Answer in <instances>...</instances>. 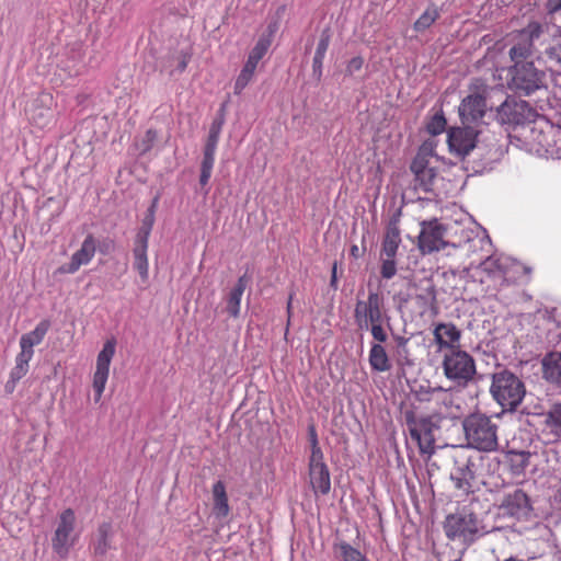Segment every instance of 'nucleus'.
I'll use <instances>...</instances> for the list:
<instances>
[{
	"instance_id": "1",
	"label": "nucleus",
	"mask_w": 561,
	"mask_h": 561,
	"mask_svg": "<svg viewBox=\"0 0 561 561\" xmlns=\"http://www.w3.org/2000/svg\"><path fill=\"white\" fill-rule=\"evenodd\" d=\"M445 227L438 222L437 219H433L430 221H423L421 224V231L419 234V249L423 254H430L433 252L440 251L445 247L451 244L453 247H465L468 245V250L477 249L480 247L481 249L484 245L490 247L491 240L489 236L476 237L471 238V231L466 232V240L463 243L458 242H449L445 240Z\"/></svg>"
},
{
	"instance_id": "2",
	"label": "nucleus",
	"mask_w": 561,
	"mask_h": 561,
	"mask_svg": "<svg viewBox=\"0 0 561 561\" xmlns=\"http://www.w3.org/2000/svg\"><path fill=\"white\" fill-rule=\"evenodd\" d=\"M404 425L413 442L416 443L420 454L432 457L436 451V432L439 431L437 415H419L413 409L402 412Z\"/></svg>"
},
{
	"instance_id": "3",
	"label": "nucleus",
	"mask_w": 561,
	"mask_h": 561,
	"mask_svg": "<svg viewBox=\"0 0 561 561\" xmlns=\"http://www.w3.org/2000/svg\"><path fill=\"white\" fill-rule=\"evenodd\" d=\"M462 427L467 440L466 448L481 451H493L497 448V426L488 415L470 414L463 420Z\"/></svg>"
},
{
	"instance_id": "4",
	"label": "nucleus",
	"mask_w": 561,
	"mask_h": 561,
	"mask_svg": "<svg viewBox=\"0 0 561 561\" xmlns=\"http://www.w3.org/2000/svg\"><path fill=\"white\" fill-rule=\"evenodd\" d=\"M490 392L505 411H515L526 394V388L517 375L502 369L492 374Z\"/></svg>"
},
{
	"instance_id": "5",
	"label": "nucleus",
	"mask_w": 561,
	"mask_h": 561,
	"mask_svg": "<svg viewBox=\"0 0 561 561\" xmlns=\"http://www.w3.org/2000/svg\"><path fill=\"white\" fill-rule=\"evenodd\" d=\"M442 367L445 377L459 387H467L477 374L473 357L461 348L445 351Z\"/></svg>"
},
{
	"instance_id": "6",
	"label": "nucleus",
	"mask_w": 561,
	"mask_h": 561,
	"mask_svg": "<svg viewBox=\"0 0 561 561\" xmlns=\"http://www.w3.org/2000/svg\"><path fill=\"white\" fill-rule=\"evenodd\" d=\"M548 30L546 24L537 21L529 22L527 26L513 35V45L510 48V58L514 64L524 62L538 50V46L545 42Z\"/></svg>"
},
{
	"instance_id": "7",
	"label": "nucleus",
	"mask_w": 561,
	"mask_h": 561,
	"mask_svg": "<svg viewBox=\"0 0 561 561\" xmlns=\"http://www.w3.org/2000/svg\"><path fill=\"white\" fill-rule=\"evenodd\" d=\"M444 531L449 540H458L466 546H470L484 534L482 522L476 514L468 512L447 516Z\"/></svg>"
},
{
	"instance_id": "8",
	"label": "nucleus",
	"mask_w": 561,
	"mask_h": 561,
	"mask_svg": "<svg viewBox=\"0 0 561 561\" xmlns=\"http://www.w3.org/2000/svg\"><path fill=\"white\" fill-rule=\"evenodd\" d=\"M486 87L482 89L470 87L468 95L461 100L458 106L462 125L474 126L480 129L482 125L488 124L486 118L492 116V108L486 104Z\"/></svg>"
},
{
	"instance_id": "9",
	"label": "nucleus",
	"mask_w": 561,
	"mask_h": 561,
	"mask_svg": "<svg viewBox=\"0 0 561 561\" xmlns=\"http://www.w3.org/2000/svg\"><path fill=\"white\" fill-rule=\"evenodd\" d=\"M354 319L360 330H367L371 323L388 322L389 316L385 306L383 296L376 291L369 290L366 300H357L354 310Z\"/></svg>"
},
{
	"instance_id": "10",
	"label": "nucleus",
	"mask_w": 561,
	"mask_h": 561,
	"mask_svg": "<svg viewBox=\"0 0 561 561\" xmlns=\"http://www.w3.org/2000/svg\"><path fill=\"white\" fill-rule=\"evenodd\" d=\"M454 468L450 471V479L455 488L465 493L473 489L477 472V458L465 447L455 448L453 454Z\"/></svg>"
},
{
	"instance_id": "11",
	"label": "nucleus",
	"mask_w": 561,
	"mask_h": 561,
	"mask_svg": "<svg viewBox=\"0 0 561 561\" xmlns=\"http://www.w3.org/2000/svg\"><path fill=\"white\" fill-rule=\"evenodd\" d=\"M510 87L519 94L529 95L545 87L546 73L534 62H517L511 70Z\"/></svg>"
},
{
	"instance_id": "12",
	"label": "nucleus",
	"mask_w": 561,
	"mask_h": 561,
	"mask_svg": "<svg viewBox=\"0 0 561 561\" xmlns=\"http://www.w3.org/2000/svg\"><path fill=\"white\" fill-rule=\"evenodd\" d=\"M76 520V513L72 508H66L58 515L57 526L51 538V548L61 558L68 556L78 539Z\"/></svg>"
},
{
	"instance_id": "13",
	"label": "nucleus",
	"mask_w": 561,
	"mask_h": 561,
	"mask_svg": "<svg viewBox=\"0 0 561 561\" xmlns=\"http://www.w3.org/2000/svg\"><path fill=\"white\" fill-rule=\"evenodd\" d=\"M535 111L526 101L507 98L497 108L495 118L501 125H523L531 122Z\"/></svg>"
},
{
	"instance_id": "14",
	"label": "nucleus",
	"mask_w": 561,
	"mask_h": 561,
	"mask_svg": "<svg viewBox=\"0 0 561 561\" xmlns=\"http://www.w3.org/2000/svg\"><path fill=\"white\" fill-rule=\"evenodd\" d=\"M481 130L474 126H462L451 128L448 133V146L451 152L460 158H465L474 149L478 135Z\"/></svg>"
},
{
	"instance_id": "15",
	"label": "nucleus",
	"mask_w": 561,
	"mask_h": 561,
	"mask_svg": "<svg viewBox=\"0 0 561 561\" xmlns=\"http://www.w3.org/2000/svg\"><path fill=\"white\" fill-rule=\"evenodd\" d=\"M115 354V341L108 340L104 343L103 348L98 354L96 366L93 375V390L95 393V401H99L104 392L112 358Z\"/></svg>"
},
{
	"instance_id": "16",
	"label": "nucleus",
	"mask_w": 561,
	"mask_h": 561,
	"mask_svg": "<svg viewBox=\"0 0 561 561\" xmlns=\"http://www.w3.org/2000/svg\"><path fill=\"white\" fill-rule=\"evenodd\" d=\"M411 171L414 173L415 188L423 192H431L436 179L435 169L428 165L425 148L422 147L411 163Z\"/></svg>"
},
{
	"instance_id": "17",
	"label": "nucleus",
	"mask_w": 561,
	"mask_h": 561,
	"mask_svg": "<svg viewBox=\"0 0 561 561\" xmlns=\"http://www.w3.org/2000/svg\"><path fill=\"white\" fill-rule=\"evenodd\" d=\"M310 483L316 493L325 495L331 490V479L323 456L309 457Z\"/></svg>"
},
{
	"instance_id": "18",
	"label": "nucleus",
	"mask_w": 561,
	"mask_h": 561,
	"mask_svg": "<svg viewBox=\"0 0 561 561\" xmlns=\"http://www.w3.org/2000/svg\"><path fill=\"white\" fill-rule=\"evenodd\" d=\"M500 508L504 515L517 518L526 517L530 511L529 499L523 490L516 489L504 496Z\"/></svg>"
},
{
	"instance_id": "19",
	"label": "nucleus",
	"mask_w": 561,
	"mask_h": 561,
	"mask_svg": "<svg viewBox=\"0 0 561 561\" xmlns=\"http://www.w3.org/2000/svg\"><path fill=\"white\" fill-rule=\"evenodd\" d=\"M95 251V240L92 234H89L83 240L81 248L72 254L70 262L59 267V272L66 274L76 273L82 265L90 263Z\"/></svg>"
},
{
	"instance_id": "20",
	"label": "nucleus",
	"mask_w": 561,
	"mask_h": 561,
	"mask_svg": "<svg viewBox=\"0 0 561 561\" xmlns=\"http://www.w3.org/2000/svg\"><path fill=\"white\" fill-rule=\"evenodd\" d=\"M433 334L439 351H453V348H460L459 341L461 332L454 323L442 322L436 324Z\"/></svg>"
},
{
	"instance_id": "21",
	"label": "nucleus",
	"mask_w": 561,
	"mask_h": 561,
	"mask_svg": "<svg viewBox=\"0 0 561 561\" xmlns=\"http://www.w3.org/2000/svg\"><path fill=\"white\" fill-rule=\"evenodd\" d=\"M400 244L401 231L399 228V220L393 218L388 222L386 227L381 243L380 256L396 257Z\"/></svg>"
},
{
	"instance_id": "22",
	"label": "nucleus",
	"mask_w": 561,
	"mask_h": 561,
	"mask_svg": "<svg viewBox=\"0 0 561 561\" xmlns=\"http://www.w3.org/2000/svg\"><path fill=\"white\" fill-rule=\"evenodd\" d=\"M543 416V433L550 436L549 440H561V403L552 405Z\"/></svg>"
},
{
	"instance_id": "23",
	"label": "nucleus",
	"mask_w": 561,
	"mask_h": 561,
	"mask_svg": "<svg viewBox=\"0 0 561 561\" xmlns=\"http://www.w3.org/2000/svg\"><path fill=\"white\" fill-rule=\"evenodd\" d=\"M558 129L547 126L546 129L533 127L530 130L531 140L537 145L536 151L539 154L548 156Z\"/></svg>"
},
{
	"instance_id": "24",
	"label": "nucleus",
	"mask_w": 561,
	"mask_h": 561,
	"mask_svg": "<svg viewBox=\"0 0 561 561\" xmlns=\"http://www.w3.org/2000/svg\"><path fill=\"white\" fill-rule=\"evenodd\" d=\"M511 264V259L503 255H488L485 260H483L479 267L485 272L489 276H505L507 273V268Z\"/></svg>"
},
{
	"instance_id": "25",
	"label": "nucleus",
	"mask_w": 561,
	"mask_h": 561,
	"mask_svg": "<svg viewBox=\"0 0 561 561\" xmlns=\"http://www.w3.org/2000/svg\"><path fill=\"white\" fill-rule=\"evenodd\" d=\"M148 242H139L134 240V268L138 272L142 282L149 278V262H148Z\"/></svg>"
},
{
	"instance_id": "26",
	"label": "nucleus",
	"mask_w": 561,
	"mask_h": 561,
	"mask_svg": "<svg viewBox=\"0 0 561 561\" xmlns=\"http://www.w3.org/2000/svg\"><path fill=\"white\" fill-rule=\"evenodd\" d=\"M248 282L249 279L247 275L240 276L237 284L229 293L227 299V311L233 318H237L240 313L241 298L247 288Z\"/></svg>"
},
{
	"instance_id": "27",
	"label": "nucleus",
	"mask_w": 561,
	"mask_h": 561,
	"mask_svg": "<svg viewBox=\"0 0 561 561\" xmlns=\"http://www.w3.org/2000/svg\"><path fill=\"white\" fill-rule=\"evenodd\" d=\"M50 323L48 320H42L34 330L25 333L20 339V347L34 351V346L41 344L48 332Z\"/></svg>"
},
{
	"instance_id": "28",
	"label": "nucleus",
	"mask_w": 561,
	"mask_h": 561,
	"mask_svg": "<svg viewBox=\"0 0 561 561\" xmlns=\"http://www.w3.org/2000/svg\"><path fill=\"white\" fill-rule=\"evenodd\" d=\"M368 362L373 370L378 373L387 371L391 364L385 347L379 343H373L369 350Z\"/></svg>"
},
{
	"instance_id": "29",
	"label": "nucleus",
	"mask_w": 561,
	"mask_h": 561,
	"mask_svg": "<svg viewBox=\"0 0 561 561\" xmlns=\"http://www.w3.org/2000/svg\"><path fill=\"white\" fill-rule=\"evenodd\" d=\"M213 496H214V514L219 517L224 518L228 516L230 507L228 504V497L226 493V486L222 481H217L213 485Z\"/></svg>"
},
{
	"instance_id": "30",
	"label": "nucleus",
	"mask_w": 561,
	"mask_h": 561,
	"mask_svg": "<svg viewBox=\"0 0 561 561\" xmlns=\"http://www.w3.org/2000/svg\"><path fill=\"white\" fill-rule=\"evenodd\" d=\"M330 35L328 32H323L318 42L317 49L312 60V75L317 80H320L322 76L323 60L329 48Z\"/></svg>"
},
{
	"instance_id": "31",
	"label": "nucleus",
	"mask_w": 561,
	"mask_h": 561,
	"mask_svg": "<svg viewBox=\"0 0 561 561\" xmlns=\"http://www.w3.org/2000/svg\"><path fill=\"white\" fill-rule=\"evenodd\" d=\"M257 65H259V61L253 60L252 58L248 57L245 64L243 65L239 76L237 77V79L234 81V85H233L234 94H241L242 91L245 89V87L251 82Z\"/></svg>"
},
{
	"instance_id": "32",
	"label": "nucleus",
	"mask_w": 561,
	"mask_h": 561,
	"mask_svg": "<svg viewBox=\"0 0 561 561\" xmlns=\"http://www.w3.org/2000/svg\"><path fill=\"white\" fill-rule=\"evenodd\" d=\"M543 376L548 381L561 386V353L551 354L545 358Z\"/></svg>"
},
{
	"instance_id": "33",
	"label": "nucleus",
	"mask_w": 561,
	"mask_h": 561,
	"mask_svg": "<svg viewBox=\"0 0 561 561\" xmlns=\"http://www.w3.org/2000/svg\"><path fill=\"white\" fill-rule=\"evenodd\" d=\"M440 16V11L438 7L434 3H431L426 10L419 16V19L414 22L413 28L422 33L430 28Z\"/></svg>"
},
{
	"instance_id": "34",
	"label": "nucleus",
	"mask_w": 561,
	"mask_h": 561,
	"mask_svg": "<svg viewBox=\"0 0 561 561\" xmlns=\"http://www.w3.org/2000/svg\"><path fill=\"white\" fill-rule=\"evenodd\" d=\"M550 68L561 67V36L554 38L539 56Z\"/></svg>"
},
{
	"instance_id": "35",
	"label": "nucleus",
	"mask_w": 561,
	"mask_h": 561,
	"mask_svg": "<svg viewBox=\"0 0 561 561\" xmlns=\"http://www.w3.org/2000/svg\"><path fill=\"white\" fill-rule=\"evenodd\" d=\"M420 306L424 308L432 307L436 302V289L430 279L421 283L419 293L415 295Z\"/></svg>"
},
{
	"instance_id": "36",
	"label": "nucleus",
	"mask_w": 561,
	"mask_h": 561,
	"mask_svg": "<svg viewBox=\"0 0 561 561\" xmlns=\"http://www.w3.org/2000/svg\"><path fill=\"white\" fill-rule=\"evenodd\" d=\"M112 533V526L110 523H102L98 528L99 539L94 546V552L99 556H104L111 548L108 538Z\"/></svg>"
},
{
	"instance_id": "37",
	"label": "nucleus",
	"mask_w": 561,
	"mask_h": 561,
	"mask_svg": "<svg viewBox=\"0 0 561 561\" xmlns=\"http://www.w3.org/2000/svg\"><path fill=\"white\" fill-rule=\"evenodd\" d=\"M286 12V5L282 4L279 5L274 14L270 18V21L267 23L265 32L262 34V36H268L271 41H273V37L279 30L280 21Z\"/></svg>"
},
{
	"instance_id": "38",
	"label": "nucleus",
	"mask_w": 561,
	"mask_h": 561,
	"mask_svg": "<svg viewBox=\"0 0 561 561\" xmlns=\"http://www.w3.org/2000/svg\"><path fill=\"white\" fill-rule=\"evenodd\" d=\"M154 220H156L154 215L146 213V215L142 219V222H141V227L138 229V231L136 233L135 241L149 242V237H150L151 230L153 228Z\"/></svg>"
},
{
	"instance_id": "39",
	"label": "nucleus",
	"mask_w": 561,
	"mask_h": 561,
	"mask_svg": "<svg viewBox=\"0 0 561 561\" xmlns=\"http://www.w3.org/2000/svg\"><path fill=\"white\" fill-rule=\"evenodd\" d=\"M157 140V133L153 129H148L145 135L138 139L135 144L139 154H146L149 152Z\"/></svg>"
},
{
	"instance_id": "40",
	"label": "nucleus",
	"mask_w": 561,
	"mask_h": 561,
	"mask_svg": "<svg viewBox=\"0 0 561 561\" xmlns=\"http://www.w3.org/2000/svg\"><path fill=\"white\" fill-rule=\"evenodd\" d=\"M343 561H367L366 557L357 549L346 542L337 546Z\"/></svg>"
},
{
	"instance_id": "41",
	"label": "nucleus",
	"mask_w": 561,
	"mask_h": 561,
	"mask_svg": "<svg viewBox=\"0 0 561 561\" xmlns=\"http://www.w3.org/2000/svg\"><path fill=\"white\" fill-rule=\"evenodd\" d=\"M272 42L268 36H261L248 57L260 62L271 47Z\"/></svg>"
},
{
	"instance_id": "42",
	"label": "nucleus",
	"mask_w": 561,
	"mask_h": 561,
	"mask_svg": "<svg viewBox=\"0 0 561 561\" xmlns=\"http://www.w3.org/2000/svg\"><path fill=\"white\" fill-rule=\"evenodd\" d=\"M215 164V157L203 156V160L201 163V174H199V183L205 186L208 184L213 168Z\"/></svg>"
},
{
	"instance_id": "43",
	"label": "nucleus",
	"mask_w": 561,
	"mask_h": 561,
	"mask_svg": "<svg viewBox=\"0 0 561 561\" xmlns=\"http://www.w3.org/2000/svg\"><path fill=\"white\" fill-rule=\"evenodd\" d=\"M380 275L385 279H391L397 274L396 257L380 256Z\"/></svg>"
},
{
	"instance_id": "44",
	"label": "nucleus",
	"mask_w": 561,
	"mask_h": 561,
	"mask_svg": "<svg viewBox=\"0 0 561 561\" xmlns=\"http://www.w3.org/2000/svg\"><path fill=\"white\" fill-rule=\"evenodd\" d=\"M446 127V118L443 114H435L431 121L427 123L426 129L433 135H439L445 130Z\"/></svg>"
},
{
	"instance_id": "45",
	"label": "nucleus",
	"mask_w": 561,
	"mask_h": 561,
	"mask_svg": "<svg viewBox=\"0 0 561 561\" xmlns=\"http://www.w3.org/2000/svg\"><path fill=\"white\" fill-rule=\"evenodd\" d=\"M224 123H225L224 116L217 117L213 121L210 128H209L207 140L219 142Z\"/></svg>"
},
{
	"instance_id": "46",
	"label": "nucleus",
	"mask_w": 561,
	"mask_h": 561,
	"mask_svg": "<svg viewBox=\"0 0 561 561\" xmlns=\"http://www.w3.org/2000/svg\"><path fill=\"white\" fill-rule=\"evenodd\" d=\"M368 330L377 343L382 344L388 340V334L383 328V322L371 323V327H369Z\"/></svg>"
},
{
	"instance_id": "47",
	"label": "nucleus",
	"mask_w": 561,
	"mask_h": 561,
	"mask_svg": "<svg viewBox=\"0 0 561 561\" xmlns=\"http://www.w3.org/2000/svg\"><path fill=\"white\" fill-rule=\"evenodd\" d=\"M308 434H309V442H310V446H311L310 457L323 456L321 447L319 446L318 434H317L316 427L313 425L309 426Z\"/></svg>"
},
{
	"instance_id": "48",
	"label": "nucleus",
	"mask_w": 561,
	"mask_h": 561,
	"mask_svg": "<svg viewBox=\"0 0 561 561\" xmlns=\"http://www.w3.org/2000/svg\"><path fill=\"white\" fill-rule=\"evenodd\" d=\"M547 157L561 159V129H558Z\"/></svg>"
},
{
	"instance_id": "49",
	"label": "nucleus",
	"mask_w": 561,
	"mask_h": 561,
	"mask_svg": "<svg viewBox=\"0 0 561 561\" xmlns=\"http://www.w3.org/2000/svg\"><path fill=\"white\" fill-rule=\"evenodd\" d=\"M33 355H34V351L21 348L20 353L15 357V364L28 368L30 362H31Z\"/></svg>"
},
{
	"instance_id": "50",
	"label": "nucleus",
	"mask_w": 561,
	"mask_h": 561,
	"mask_svg": "<svg viewBox=\"0 0 561 561\" xmlns=\"http://www.w3.org/2000/svg\"><path fill=\"white\" fill-rule=\"evenodd\" d=\"M364 65V59L360 56L353 57L346 65L345 72L347 76H353L359 71Z\"/></svg>"
},
{
	"instance_id": "51",
	"label": "nucleus",
	"mask_w": 561,
	"mask_h": 561,
	"mask_svg": "<svg viewBox=\"0 0 561 561\" xmlns=\"http://www.w3.org/2000/svg\"><path fill=\"white\" fill-rule=\"evenodd\" d=\"M28 371V368L20 365H14V367L10 371L11 382L15 385L19 380H21Z\"/></svg>"
},
{
	"instance_id": "52",
	"label": "nucleus",
	"mask_w": 561,
	"mask_h": 561,
	"mask_svg": "<svg viewBox=\"0 0 561 561\" xmlns=\"http://www.w3.org/2000/svg\"><path fill=\"white\" fill-rule=\"evenodd\" d=\"M218 142L206 140L203 156L215 157Z\"/></svg>"
},
{
	"instance_id": "53",
	"label": "nucleus",
	"mask_w": 561,
	"mask_h": 561,
	"mask_svg": "<svg viewBox=\"0 0 561 561\" xmlns=\"http://www.w3.org/2000/svg\"><path fill=\"white\" fill-rule=\"evenodd\" d=\"M546 9L549 13H556L561 10V0H547Z\"/></svg>"
},
{
	"instance_id": "54",
	"label": "nucleus",
	"mask_w": 561,
	"mask_h": 561,
	"mask_svg": "<svg viewBox=\"0 0 561 561\" xmlns=\"http://www.w3.org/2000/svg\"><path fill=\"white\" fill-rule=\"evenodd\" d=\"M396 341H397V346H398L399 354H401L402 352L407 353L408 352L407 344H408L409 340L403 337V336H397Z\"/></svg>"
},
{
	"instance_id": "55",
	"label": "nucleus",
	"mask_w": 561,
	"mask_h": 561,
	"mask_svg": "<svg viewBox=\"0 0 561 561\" xmlns=\"http://www.w3.org/2000/svg\"><path fill=\"white\" fill-rule=\"evenodd\" d=\"M330 285L333 288H336V286H337L336 263H334L333 267H332Z\"/></svg>"
},
{
	"instance_id": "56",
	"label": "nucleus",
	"mask_w": 561,
	"mask_h": 561,
	"mask_svg": "<svg viewBox=\"0 0 561 561\" xmlns=\"http://www.w3.org/2000/svg\"><path fill=\"white\" fill-rule=\"evenodd\" d=\"M158 202H159V197L157 196V197L153 198L151 205L147 209V214H151V215L156 216V209H157V206H158Z\"/></svg>"
},
{
	"instance_id": "57",
	"label": "nucleus",
	"mask_w": 561,
	"mask_h": 561,
	"mask_svg": "<svg viewBox=\"0 0 561 561\" xmlns=\"http://www.w3.org/2000/svg\"><path fill=\"white\" fill-rule=\"evenodd\" d=\"M14 388H15V385H13V383L11 382V379H9V380L7 381V383H5V390H7V392H12V391L14 390Z\"/></svg>"
},
{
	"instance_id": "58",
	"label": "nucleus",
	"mask_w": 561,
	"mask_h": 561,
	"mask_svg": "<svg viewBox=\"0 0 561 561\" xmlns=\"http://www.w3.org/2000/svg\"><path fill=\"white\" fill-rule=\"evenodd\" d=\"M186 66H187V60H186V59H183V60L180 62V65H179V69H180V71H184V70H185V68H186Z\"/></svg>"
},
{
	"instance_id": "59",
	"label": "nucleus",
	"mask_w": 561,
	"mask_h": 561,
	"mask_svg": "<svg viewBox=\"0 0 561 561\" xmlns=\"http://www.w3.org/2000/svg\"><path fill=\"white\" fill-rule=\"evenodd\" d=\"M351 254H352L353 256H355V257H357V256H358V247H357V245H353V247L351 248Z\"/></svg>"
}]
</instances>
